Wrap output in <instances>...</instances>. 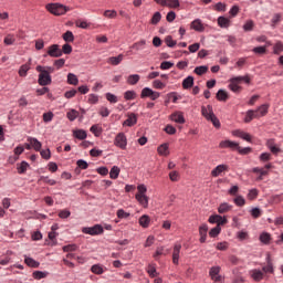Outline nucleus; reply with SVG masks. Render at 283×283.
<instances>
[{
    "instance_id": "f257e3e1",
    "label": "nucleus",
    "mask_w": 283,
    "mask_h": 283,
    "mask_svg": "<svg viewBox=\"0 0 283 283\" xmlns=\"http://www.w3.org/2000/svg\"><path fill=\"white\" fill-rule=\"evenodd\" d=\"M219 147L221 149H237V151L241 154V156H247L252 151L251 147L242 148L240 147L239 143L231 142L229 139L220 142Z\"/></svg>"
},
{
    "instance_id": "f03ea898",
    "label": "nucleus",
    "mask_w": 283,
    "mask_h": 283,
    "mask_svg": "<svg viewBox=\"0 0 283 283\" xmlns=\"http://www.w3.org/2000/svg\"><path fill=\"white\" fill-rule=\"evenodd\" d=\"M242 83H251L249 75L232 77L230 80L229 90L234 92V94H240V92H242V86H240Z\"/></svg>"
},
{
    "instance_id": "7ed1b4c3",
    "label": "nucleus",
    "mask_w": 283,
    "mask_h": 283,
    "mask_svg": "<svg viewBox=\"0 0 283 283\" xmlns=\"http://www.w3.org/2000/svg\"><path fill=\"white\" fill-rule=\"evenodd\" d=\"M46 10L48 12L54 14L55 17H61L65 14V12H69L70 8L60 3H49L46 4Z\"/></svg>"
},
{
    "instance_id": "20e7f679",
    "label": "nucleus",
    "mask_w": 283,
    "mask_h": 283,
    "mask_svg": "<svg viewBox=\"0 0 283 283\" xmlns=\"http://www.w3.org/2000/svg\"><path fill=\"white\" fill-rule=\"evenodd\" d=\"M36 72H40L38 80L39 85L45 87V85H50L52 83V76L49 75V72L45 70V67L38 65Z\"/></svg>"
},
{
    "instance_id": "39448f33",
    "label": "nucleus",
    "mask_w": 283,
    "mask_h": 283,
    "mask_svg": "<svg viewBox=\"0 0 283 283\" xmlns=\"http://www.w3.org/2000/svg\"><path fill=\"white\" fill-rule=\"evenodd\" d=\"M229 221L227 220V218L219 216V214H214L213 216V224H217L216 228H213V237L216 238V235H220V231H222L221 227H224V224H227Z\"/></svg>"
},
{
    "instance_id": "423d86ee",
    "label": "nucleus",
    "mask_w": 283,
    "mask_h": 283,
    "mask_svg": "<svg viewBox=\"0 0 283 283\" xmlns=\"http://www.w3.org/2000/svg\"><path fill=\"white\" fill-rule=\"evenodd\" d=\"M103 231V226L101 224H95L91 228L86 227L82 229V233H86L87 235H101Z\"/></svg>"
},
{
    "instance_id": "0eeeda50",
    "label": "nucleus",
    "mask_w": 283,
    "mask_h": 283,
    "mask_svg": "<svg viewBox=\"0 0 283 283\" xmlns=\"http://www.w3.org/2000/svg\"><path fill=\"white\" fill-rule=\"evenodd\" d=\"M114 145L115 147H119V149H127V136H125V133H119L116 135Z\"/></svg>"
},
{
    "instance_id": "6e6552de",
    "label": "nucleus",
    "mask_w": 283,
    "mask_h": 283,
    "mask_svg": "<svg viewBox=\"0 0 283 283\" xmlns=\"http://www.w3.org/2000/svg\"><path fill=\"white\" fill-rule=\"evenodd\" d=\"M201 116H203L206 120L213 123V106L211 104H208L207 106H201Z\"/></svg>"
},
{
    "instance_id": "1a4fd4ad",
    "label": "nucleus",
    "mask_w": 283,
    "mask_h": 283,
    "mask_svg": "<svg viewBox=\"0 0 283 283\" xmlns=\"http://www.w3.org/2000/svg\"><path fill=\"white\" fill-rule=\"evenodd\" d=\"M46 54L53 59H59L63 56V51L59 48V44H53L49 46Z\"/></svg>"
},
{
    "instance_id": "9d476101",
    "label": "nucleus",
    "mask_w": 283,
    "mask_h": 283,
    "mask_svg": "<svg viewBox=\"0 0 283 283\" xmlns=\"http://www.w3.org/2000/svg\"><path fill=\"white\" fill-rule=\"evenodd\" d=\"M180 249H182V245L180 243H176L174 245L172 250V263L178 265L180 260Z\"/></svg>"
},
{
    "instance_id": "9b49d317",
    "label": "nucleus",
    "mask_w": 283,
    "mask_h": 283,
    "mask_svg": "<svg viewBox=\"0 0 283 283\" xmlns=\"http://www.w3.org/2000/svg\"><path fill=\"white\" fill-rule=\"evenodd\" d=\"M227 171H229V166L228 165H219L213 169V177H218V176H224V174H227Z\"/></svg>"
},
{
    "instance_id": "f8f14e48",
    "label": "nucleus",
    "mask_w": 283,
    "mask_h": 283,
    "mask_svg": "<svg viewBox=\"0 0 283 283\" xmlns=\"http://www.w3.org/2000/svg\"><path fill=\"white\" fill-rule=\"evenodd\" d=\"M221 268H213V283H224V275L220 274Z\"/></svg>"
},
{
    "instance_id": "ddd939ff",
    "label": "nucleus",
    "mask_w": 283,
    "mask_h": 283,
    "mask_svg": "<svg viewBox=\"0 0 283 283\" xmlns=\"http://www.w3.org/2000/svg\"><path fill=\"white\" fill-rule=\"evenodd\" d=\"M170 119L174 120V123H178L179 125H185V115L182 112H175L170 115Z\"/></svg>"
},
{
    "instance_id": "4468645a",
    "label": "nucleus",
    "mask_w": 283,
    "mask_h": 283,
    "mask_svg": "<svg viewBox=\"0 0 283 283\" xmlns=\"http://www.w3.org/2000/svg\"><path fill=\"white\" fill-rule=\"evenodd\" d=\"M219 28L228 29L231 28V20L226 17H219L217 20Z\"/></svg>"
},
{
    "instance_id": "2eb2a0df",
    "label": "nucleus",
    "mask_w": 283,
    "mask_h": 283,
    "mask_svg": "<svg viewBox=\"0 0 283 283\" xmlns=\"http://www.w3.org/2000/svg\"><path fill=\"white\" fill-rule=\"evenodd\" d=\"M250 275L254 282H261V280H264V272L261 270H252L250 271Z\"/></svg>"
},
{
    "instance_id": "dca6fc26",
    "label": "nucleus",
    "mask_w": 283,
    "mask_h": 283,
    "mask_svg": "<svg viewBox=\"0 0 283 283\" xmlns=\"http://www.w3.org/2000/svg\"><path fill=\"white\" fill-rule=\"evenodd\" d=\"M136 200L144 207V209H147L149 207V197L146 195H135Z\"/></svg>"
},
{
    "instance_id": "f3484780",
    "label": "nucleus",
    "mask_w": 283,
    "mask_h": 283,
    "mask_svg": "<svg viewBox=\"0 0 283 283\" xmlns=\"http://www.w3.org/2000/svg\"><path fill=\"white\" fill-rule=\"evenodd\" d=\"M253 118H260V113H258V111L250 109L247 112L244 123H251Z\"/></svg>"
},
{
    "instance_id": "a211bd4d",
    "label": "nucleus",
    "mask_w": 283,
    "mask_h": 283,
    "mask_svg": "<svg viewBox=\"0 0 283 283\" xmlns=\"http://www.w3.org/2000/svg\"><path fill=\"white\" fill-rule=\"evenodd\" d=\"M28 143H30L31 147H33V149L35 151H41V147H42V144L41 142H39V139L34 138V137H28Z\"/></svg>"
},
{
    "instance_id": "6ab92c4d",
    "label": "nucleus",
    "mask_w": 283,
    "mask_h": 283,
    "mask_svg": "<svg viewBox=\"0 0 283 283\" xmlns=\"http://www.w3.org/2000/svg\"><path fill=\"white\" fill-rule=\"evenodd\" d=\"M24 263L30 266L31 269H39L40 264L39 261L30 258V256H25L24 258Z\"/></svg>"
},
{
    "instance_id": "aec40b11",
    "label": "nucleus",
    "mask_w": 283,
    "mask_h": 283,
    "mask_svg": "<svg viewBox=\"0 0 283 283\" xmlns=\"http://www.w3.org/2000/svg\"><path fill=\"white\" fill-rule=\"evenodd\" d=\"M124 57L125 56L123 54H119L118 56H112L108 57L107 63H109L111 65H120Z\"/></svg>"
},
{
    "instance_id": "412c9836",
    "label": "nucleus",
    "mask_w": 283,
    "mask_h": 283,
    "mask_svg": "<svg viewBox=\"0 0 283 283\" xmlns=\"http://www.w3.org/2000/svg\"><path fill=\"white\" fill-rule=\"evenodd\" d=\"M138 123V117H136V114H130L128 118L124 122V125H127V127H134Z\"/></svg>"
},
{
    "instance_id": "4be33fe9",
    "label": "nucleus",
    "mask_w": 283,
    "mask_h": 283,
    "mask_svg": "<svg viewBox=\"0 0 283 283\" xmlns=\"http://www.w3.org/2000/svg\"><path fill=\"white\" fill-rule=\"evenodd\" d=\"M146 45H147V41L140 40L138 42H135L130 48L132 50H136V52H140V50H145Z\"/></svg>"
},
{
    "instance_id": "5701e85b",
    "label": "nucleus",
    "mask_w": 283,
    "mask_h": 283,
    "mask_svg": "<svg viewBox=\"0 0 283 283\" xmlns=\"http://www.w3.org/2000/svg\"><path fill=\"white\" fill-rule=\"evenodd\" d=\"M207 231H209V227H207V224H202L199 228L200 242H207Z\"/></svg>"
},
{
    "instance_id": "b1692460",
    "label": "nucleus",
    "mask_w": 283,
    "mask_h": 283,
    "mask_svg": "<svg viewBox=\"0 0 283 283\" xmlns=\"http://www.w3.org/2000/svg\"><path fill=\"white\" fill-rule=\"evenodd\" d=\"M157 151L159 156H169V144H161L158 148Z\"/></svg>"
},
{
    "instance_id": "393cba45",
    "label": "nucleus",
    "mask_w": 283,
    "mask_h": 283,
    "mask_svg": "<svg viewBox=\"0 0 283 283\" xmlns=\"http://www.w3.org/2000/svg\"><path fill=\"white\" fill-rule=\"evenodd\" d=\"M231 209H233V206H231L227 202H223L219 206L218 212L219 213H229V211H231Z\"/></svg>"
},
{
    "instance_id": "a878e982",
    "label": "nucleus",
    "mask_w": 283,
    "mask_h": 283,
    "mask_svg": "<svg viewBox=\"0 0 283 283\" xmlns=\"http://www.w3.org/2000/svg\"><path fill=\"white\" fill-rule=\"evenodd\" d=\"M217 98L224 103L229 101V93L224 90H219L217 93Z\"/></svg>"
},
{
    "instance_id": "bb28decb",
    "label": "nucleus",
    "mask_w": 283,
    "mask_h": 283,
    "mask_svg": "<svg viewBox=\"0 0 283 283\" xmlns=\"http://www.w3.org/2000/svg\"><path fill=\"white\" fill-rule=\"evenodd\" d=\"M118 176H120V168H118V166H113L109 171V178H112V180H116Z\"/></svg>"
},
{
    "instance_id": "cd10ccee",
    "label": "nucleus",
    "mask_w": 283,
    "mask_h": 283,
    "mask_svg": "<svg viewBox=\"0 0 283 283\" xmlns=\"http://www.w3.org/2000/svg\"><path fill=\"white\" fill-rule=\"evenodd\" d=\"M73 136L78 140H85V138H87V133L83 129H77L73 132Z\"/></svg>"
},
{
    "instance_id": "c85d7f7f",
    "label": "nucleus",
    "mask_w": 283,
    "mask_h": 283,
    "mask_svg": "<svg viewBox=\"0 0 283 283\" xmlns=\"http://www.w3.org/2000/svg\"><path fill=\"white\" fill-rule=\"evenodd\" d=\"M255 112H258L259 118H262V116H266V114H269V104L261 105Z\"/></svg>"
},
{
    "instance_id": "c756f323",
    "label": "nucleus",
    "mask_w": 283,
    "mask_h": 283,
    "mask_svg": "<svg viewBox=\"0 0 283 283\" xmlns=\"http://www.w3.org/2000/svg\"><path fill=\"white\" fill-rule=\"evenodd\" d=\"M149 222H151V220L149 219V216H147V214H144L139 218V224L144 229H147V227H149Z\"/></svg>"
},
{
    "instance_id": "7c9ffc66",
    "label": "nucleus",
    "mask_w": 283,
    "mask_h": 283,
    "mask_svg": "<svg viewBox=\"0 0 283 283\" xmlns=\"http://www.w3.org/2000/svg\"><path fill=\"white\" fill-rule=\"evenodd\" d=\"M184 90H189L190 87H193V76H188L182 82Z\"/></svg>"
},
{
    "instance_id": "2f4dec72",
    "label": "nucleus",
    "mask_w": 283,
    "mask_h": 283,
    "mask_svg": "<svg viewBox=\"0 0 283 283\" xmlns=\"http://www.w3.org/2000/svg\"><path fill=\"white\" fill-rule=\"evenodd\" d=\"M67 83L69 85H78V77L74 73L67 74Z\"/></svg>"
},
{
    "instance_id": "473e14b6",
    "label": "nucleus",
    "mask_w": 283,
    "mask_h": 283,
    "mask_svg": "<svg viewBox=\"0 0 283 283\" xmlns=\"http://www.w3.org/2000/svg\"><path fill=\"white\" fill-rule=\"evenodd\" d=\"M154 90L149 87H145L142 90L140 98H151V95L154 94Z\"/></svg>"
},
{
    "instance_id": "72a5a7b5",
    "label": "nucleus",
    "mask_w": 283,
    "mask_h": 283,
    "mask_svg": "<svg viewBox=\"0 0 283 283\" xmlns=\"http://www.w3.org/2000/svg\"><path fill=\"white\" fill-rule=\"evenodd\" d=\"M32 275H33L34 280H44V277H48V275H50V273L42 272V271H34Z\"/></svg>"
},
{
    "instance_id": "f704fd0d",
    "label": "nucleus",
    "mask_w": 283,
    "mask_h": 283,
    "mask_svg": "<svg viewBox=\"0 0 283 283\" xmlns=\"http://www.w3.org/2000/svg\"><path fill=\"white\" fill-rule=\"evenodd\" d=\"M138 81H140V75L138 74H133L129 75L127 78V84L128 85H136V83H138Z\"/></svg>"
},
{
    "instance_id": "c9c22d12",
    "label": "nucleus",
    "mask_w": 283,
    "mask_h": 283,
    "mask_svg": "<svg viewBox=\"0 0 283 283\" xmlns=\"http://www.w3.org/2000/svg\"><path fill=\"white\" fill-rule=\"evenodd\" d=\"M91 271L95 275H103V273H105V271L103 270V266H101L99 264L92 265Z\"/></svg>"
},
{
    "instance_id": "e433bc0d",
    "label": "nucleus",
    "mask_w": 283,
    "mask_h": 283,
    "mask_svg": "<svg viewBox=\"0 0 283 283\" xmlns=\"http://www.w3.org/2000/svg\"><path fill=\"white\" fill-rule=\"evenodd\" d=\"M153 87H155V90H165L167 87V83L160 80H155L153 82Z\"/></svg>"
},
{
    "instance_id": "4c0bfd02",
    "label": "nucleus",
    "mask_w": 283,
    "mask_h": 283,
    "mask_svg": "<svg viewBox=\"0 0 283 283\" xmlns=\"http://www.w3.org/2000/svg\"><path fill=\"white\" fill-rule=\"evenodd\" d=\"M39 182H45V185H50L51 187H54V185H56V180L50 179V177L45 176H41Z\"/></svg>"
},
{
    "instance_id": "58836bf2",
    "label": "nucleus",
    "mask_w": 283,
    "mask_h": 283,
    "mask_svg": "<svg viewBox=\"0 0 283 283\" xmlns=\"http://www.w3.org/2000/svg\"><path fill=\"white\" fill-rule=\"evenodd\" d=\"M90 132L92 134H94V136H96L98 138V136H101V134H103V128L98 125H93L90 129Z\"/></svg>"
},
{
    "instance_id": "ea45409f",
    "label": "nucleus",
    "mask_w": 283,
    "mask_h": 283,
    "mask_svg": "<svg viewBox=\"0 0 283 283\" xmlns=\"http://www.w3.org/2000/svg\"><path fill=\"white\" fill-rule=\"evenodd\" d=\"M191 28H192V30H196L197 32H202V30H203L202 22L200 20L192 21Z\"/></svg>"
},
{
    "instance_id": "a19ab883",
    "label": "nucleus",
    "mask_w": 283,
    "mask_h": 283,
    "mask_svg": "<svg viewBox=\"0 0 283 283\" xmlns=\"http://www.w3.org/2000/svg\"><path fill=\"white\" fill-rule=\"evenodd\" d=\"M160 19H163V14H160V12H155L151 20H150V23L153 25H158V23H160Z\"/></svg>"
},
{
    "instance_id": "79ce46f5",
    "label": "nucleus",
    "mask_w": 283,
    "mask_h": 283,
    "mask_svg": "<svg viewBox=\"0 0 283 283\" xmlns=\"http://www.w3.org/2000/svg\"><path fill=\"white\" fill-rule=\"evenodd\" d=\"M260 241L263 243V244H269L271 242V234L269 232H263L261 233L260 235Z\"/></svg>"
},
{
    "instance_id": "37998d69",
    "label": "nucleus",
    "mask_w": 283,
    "mask_h": 283,
    "mask_svg": "<svg viewBox=\"0 0 283 283\" xmlns=\"http://www.w3.org/2000/svg\"><path fill=\"white\" fill-rule=\"evenodd\" d=\"M63 40H64L66 43H73V41H74V33H72V31H66V32L63 34Z\"/></svg>"
},
{
    "instance_id": "c03bdc74",
    "label": "nucleus",
    "mask_w": 283,
    "mask_h": 283,
    "mask_svg": "<svg viewBox=\"0 0 283 283\" xmlns=\"http://www.w3.org/2000/svg\"><path fill=\"white\" fill-rule=\"evenodd\" d=\"M64 253H72L73 251H77L78 250V245L76 244H69V245H64L63 248Z\"/></svg>"
},
{
    "instance_id": "a18cd8bd",
    "label": "nucleus",
    "mask_w": 283,
    "mask_h": 283,
    "mask_svg": "<svg viewBox=\"0 0 283 283\" xmlns=\"http://www.w3.org/2000/svg\"><path fill=\"white\" fill-rule=\"evenodd\" d=\"M28 167H30V164H28L27 161H22L18 166V174H25V171H28Z\"/></svg>"
},
{
    "instance_id": "49530a36",
    "label": "nucleus",
    "mask_w": 283,
    "mask_h": 283,
    "mask_svg": "<svg viewBox=\"0 0 283 283\" xmlns=\"http://www.w3.org/2000/svg\"><path fill=\"white\" fill-rule=\"evenodd\" d=\"M208 71H209V67L207 66H197L195 69V74H197L198 76H202V74H207Z\"/></svg>"
},
{
    "instance_id": "de8ad7c7",
    "label": "nucleus",
    "mask_w": 283,
    "mask_h": 283,
    "mask_svg": "<svg viewBox=\"0 0 283 283\" xmlns=\"http://www.w3.org/2000/svg\"><path fill=\"white\" fill-rule=\"evenodd\" d=\"M169 179L171 182H178L180 180V174L176 170L169 172Z\"/></svg>"
},
{
    "instance_id": "09e8293b",
    "label": "nucleus",
    "mask_w": 283,
    "mask_h": 283,
    "mask_svg": "<svg viewBox=\"0 0 283 283\" xmlns=\"http://www.w3.org/2000/svg\"><path fill=\"white\" fill-rule=\"evenodd\" d=\"M280 21H282V14L281 13H275L272 17V20H271L272 28H275V25H277V23H280Z\"/></svg>"
},
{
    "instance_id": "8fccbe9b",
    "label": "nucleus",
    "mask_w": 283,
    "mask_h": 283,
    "mask_svg": "<svg viewBox=\"0 0 283 283\" xmlns=\"http://www.w3.org/2000/svg\"><path fill=\"white\" fill-rule=\"evenodd\" d=\"M234 205H237V207H244V205H247V201L244 200V197L237 196L234 198Z\"/></svg>"
},
{
    "instance_id": "3c124183",
    "label": "nucleus",
    "mask_w": 283,
    "mask_h": 283,
    "mask_svg": "<svg viewBox=\"0 0 283 283\" xmlns=\"http://www.w3.org/2000/svg\"><path fill=\"white\" fill-rule=\"evenodd\" d=\"M214 10H217V12H227V3L218 2L214 4Z\"/></svg>"
},
{
    "instance_id": "603ef678",
    "label": "nucleus",
    "mask_w": 283,
    "mask_h": 283,
    "mask_svg": "<svg viewBox=\"0 0 283 283\" xmlns=\"http://www.w3.org/2000/svg\"><path fill=\"white\" fill-rule=\"evenodd\" d=\"M76 28H82V30H87L90 28V23L87 21L77 20L75 21Z\"/></svg>"
},
{
    "instance_id": "864d4df0",
    "label": "nucleus",
    "mask_w": 283,
    "mask_h": 283,
    "mask_svg": "<svg viewBox=\"0 0 283 283\" xmlns=\"http://www.w3.org/2000/svg\"><path fill=\"white\" fill-rule=\"evenodd\" d=\"M124 98L126 101H134L136 98V92L134 91H126L124 94Z\"/></svg>"
},
{
    "instance_id": "5fc2aeb1",
    "label": "nucleus",
    "mask_w": 283,
    "mask_h": 283,
    "mask_svg": "<svg viewBox=\"0 0 283 283\" xmlns=\"http://www.w3.org/2000/svg\"><path fill=\"white\" fill-rule=\"evenodd\" d=\"M69 120H76V118H78V112L76 109H71L67 114H66Z\"/></svg>"
},
{
    "instance_id": "6e6d98bb",
    "label": "nucleus",
    "mask_w": 283,
    "mask_h": 283,
    "mask_svg": "<svg viewBox=\"0 0 283 283\" xmlns=\"http://www.w3.org/2000/svg\"><path fill=\"white\" fill-rule=\"evenodd\" d=\"M104 17H106L107 19H116V17H118V13L116 12V10H106L104 12Z\"/></svg>"
},
{
    "instance_id": "4d7b16f0",
    "label": "nucleus",
    "mask_w": 283,
    "mask_h": 283,
    "mask_svg": "<svg viewBox=\"0 0 283 283\" xmlns=\"http://www.w3.org/2000/svg\"><path fill=\"white\" fill-rule=\"evenodd\" d=\"M282 51H283V43L276 42L273 46L274 54H282Z\"/></svg>"
},
{
    "instance_id": "13d9d810",
    "label": "nucleus",
    "mask_w": 283,
    "mask_h": 283,
    "mask_svg": "<svg viewBox=\"0 0 283 283\" xmlns=\"http://www.w3.org/2000/svg\"><path fill=\"white\" fill-rule=\"evenodd\" d=\"M216 249L218 251H227V249H229V243L227 241L219 242L217 243Z\"/></svg>"
},
{
    "instance_id": "bf43d9fd",
    "label": "nucleus",
    "mask_w": 283,
    "mask_h": 283,
    "mask_svg": "<svg viewBox=\"0 0 283 283\" xmlns=\"http://www.w3.org/2000/svg\"><path fill=\"white\" fill-rule=\"evenodd\" d=\"M166 6H168V8H180V1L179 0H166Z\"/></svg>"
},
{
    "instance_id": "052dcab7",
    "label": "nucleus",
    "mask_w": 283,
    "mask_h": 283,
    "mask_svg": "<svg viewBox=\"0 0 283 283\" xmlns=\"http://www.w3.org/2000/svg\"><path fill=\"white\" fill-rule=\"evenodd\" d=\"M254 25H255V24L253 23V20H249V21H247V22L244 23L243 30H244L245 32H251V31L253 30Z\"/></svg>"
},
{
    "instance_id": "680f3d73",
    "label": "nucleus",
    "mask_w": 283,
    "mask_h": 283,
    "mask_svg": "<svg viewBox=\"0 0 283 283\" xmlns=\"http://www.w3.org/2000/svg\"><path fill=\"white\" fill-rule=\"evenodd\" d=\"M43 120L45 123H52L53 118H54V113L49 112V113H44L42 116Z\"/></svg>"
},
{
    "instance_id": "e2e57ef3",
    "label": "nucleus",
    "mask_w": 283,
    "mask_h": 283,
    "mask_svg": "<svg viewBox=\"0 0 283 283\" xmlns=\"http://www.w3.org/2000/svg\"><path fill=\"white\" fill-rule=\"evenodd\" d=\"M30 70V66L28 64H24L19 70L20 76H28V71Z\"/></svg>"
},
{
    "instance_id": "0e129e2a",
    "label": "nucleus",
    "mask_w": 283,
    "mask_h": 283,
    "mask_svg": "<svg viewBox=\"0 0 283 283\" xmlns=\"http://www.w3.org/2000/svg\"><path fill=\"white\" fill-rule=\"evenodd\" d=\"M106 101L109 103H118V97L112 93H106Z\"/></svg>"
},
{
    "instance_id": "69168bd1",
    "label": "nucleus",
    "mask_w": 283,
    "mask_h": 283,
    "mask_svg": "<svg viewBox=\"0 0 283 283\" xmlns=\"http://www.w3.org/2000/svg\"><path fill=\"white\" fill-rule=\"evenodd\" d=\"M128 217H129V212H126L123 209L117 210V218H119L120 220L127 219Z\"/></svg>"
},
{
    "instance_id": "338daca9",
    "label": "nucleus",
    "mask_w": 283,
    "mask_h": 283,
    "mask_svg": "<svg viewBox=\"0 0 283 283\" xmlns=\"http://www.w3.org/2000/svg\"><path fill=\"white\" fill-rule=\"evenodd\" d=\"M258 189H251L248 193V200H255L258 198Z\"/></svg>"
},
{
    "instance_id": "774afa93",
    "label": "nucleus",
    "mask_w": 283,
    "mask_h": 283,
    "mask_svg": "<svg viewBox=\"0 0 283 283\" xmlns=\"http://www.w3.org/2000/svg\"><path fill=\"white\" fill-rule=\"evenodd\" d=\"M61 51H62V54H72V45L66 43L62 46Z\"/></svg>"
}]
</instances>
